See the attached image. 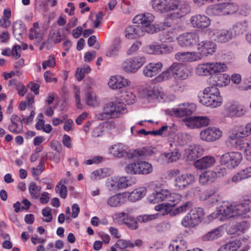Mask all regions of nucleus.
<instances>
[{
    "mask_svg": "<svg viewBox=\"0 0 251 251\" xmlns=\"http://www.w3.org/2000/svg\"><path fill=\"white\" fill-rule=\"evenodd\" d=\"M151 4L153 9L159 13H168L163 23L156 24L154 32L165 30L171 26L172 20L180 18L190 11L189 6L178 0H152Z\"/></svg>",
    "mask_w": 251,
    "mask_h": 251,
    "instance_id": "nucleus-1",
    "label": "nucleus"
},
{
    "mask_svg": "<svg viewBox=\"0 0 251 251\" xmlns=\"http://www.w3.org/2000/svg\"><path fill=\"white\" fill-rule=\"evenodd\" d=\"M108 151L113 157L118 158H146L154 153L153 149L151 147L138 149L131 151L127 146L120 143L110 146L108 147Z\"/></svg>",
    "mask_w": 251,
    "mask_h": 251,
    "instance_id": "nucleus-2",
    "label": "nucleus"
},
{
    "mask_svg": "<svg viewBox=\"0 0 251 251\" xmlns=\"http://www.w3.org/2000/svg\"><path fill=\"white\" fill-rule=\"evenodd\" d=\"M188 76L187 70L182 64L175 62L166 71L161 73L154 79L155 83H160L174 77L175 79H185Z\"/></svg>",
    "mask_w": 251,
    "mask_h": 251,
    "instance_id": "nucleus-3",
    "label": "nucleus"
},
{
    "mask_svg": "<svg viewBox=\"0 0 251 251\" xmlns=\"http://www.w3.org/2000/svg\"><path fill=\"white\" fill-rule=\"evenodd\" d=\"M223 207L226 209L225 214L228 219L245 217L251 209L250 205L245 202L231 203L228 201H224Z\"/></svg>",
    "mask_w": 251,
    "mask_h": 251,
    "instance_id": "nucleus-4",
    "label": "nucleus"
},
{
    "mask_svg": "<svg viewBox=\"0 0 251 251\" xmlns=\"http://www.w3.org/2000/svg\"><path fill=\"white\" fill-rule=\"evenodd\" d=\"M222 101L220 91L216 86L206 88L203 91L202 96L200 97V102L207 106H219Z\"/></svg>",
    "mask_w": 251,
    "mask_h": 251,
    "instance_id": "nucleus-5",
    "label": "nucleus"
},
{
    "mask_svg": "<svg viewBox=\"0 0 251 251\" xmlns=\"http://www.w3.org/2000/svg\"><path fill=\"white\" fill-rule=\"evenodd\" d=\"M126 112L125 105L120 102H110L106 104L103 108V111L96 114L97 118L99 120H104L108 118H113L118 116L119 114Z\"/></svg>",
    "mask_w": 251,
    "mask_h": 251,
    "instance_id": "nucleus-6",
    "label": "nucleus"
},
{
    "mask_svg": "<svg viewBox=\"0 0 251 251\" xmlns=\"http://www.w3.org/2000/svg\"><path fill=\"white\" fill-rule=\"evenodd\" d=\"M146 62V58L142 55H138L124 60L121 65L123 71L128 74H135Z\"/></svg>",
    "mask_w": 251,
    "mask_h": 251,
    "instance_id": "nucleus-7",
    "label": "nucleus"
},
{
    "mask_svg": "<svg viewBox=\"0 0 251 251\" xmlns=\"http://www.w3.org/2000/svg\"><path fill=\"white\" fill-rule=\"evenodd\" d=\"M243 156L238 151L226 152L220 158V162L222 165L225 166L227 169L232 170L236 168L241 162Z\"/></svg>",
    "mask_w": 251,
    "mask_h": 251,
    "instance_id": "nucleus-8",
    "label": "nucleus"
},
{
    "mask_svg": "<svg viewBox=\"0 0 251 251\" xmlns=\"http://www.w3.org/2000/svg\"><path fill=\"white\" fill-rule=\"evenodd\" d=\"M125 169L128 174L148 175L153 172V166L148 162L139 160L128 164Z\"/></svg>",
    "mask_w": 251,
    "mask_h": 251,
    "instance_id": "nucleus-9",
    "label": "nucleus"
},
{
    "mask_svg": "<svg viewBox=\"0 0 251 251\" xmlns=\"http://www.w3.org/2000/svg\"><path fill=\"white\" fill-rule=\"evenodd\" d=\"M196 110V106L195 104L185 102L181 103L175 107L166 110L165 113L172 116L182 117L192 114Z\"/></svg>",
    "mask_w": 251,
    "mask_h": 251,
    "instance_id": "nucleus-10",
    "label": "nucleus"
},
{
    "mask_svg": "<svg viewBox=\"0 0 251 251\" xmlns=\"http://www.w3.org/2000/svg\"><path fill=\"white\" fill-rule=\"evenodd\" d=\"M204 215L203 209L201 208H195L187 214L182 219L181 224L186 227H194L201 221Z\"/></svg>",
    "mask_w": 251,
    "mask_h": 251,
    "instance_id": "nucleus-11",
    "label": "nucleus"
},
{
    "mask_svg": "<svg viewBox=\"0 0 251 251\" xmlns=\"http://www.w3.org/2000/svg\"><path fill=\"white\" fill-rule=\"evenodd\" d=\"M144 98L149 102L156 101L165 102L169 100H173L175 99V97L174 95L170 96L171 98L168 99L163 92L156 88L146 89L144 91Z\"/></svg>",
    "mask_w": 251,
    "mask_h": 251,
    "instance_id": "nucleus-12",
    "label": "nucleus"
},
{
    "mask_svg": "<svg viewBox=\"0 0 251 251\" xmlns=\"http://www.w3.org/2000/svg\"><path fill=\"white\" fill-rule=\"evenodd\" d=\"M135 183V180L132 178L114 176L108 178L106 181V186L113 188H126L132 187Z\"/></svg>",
    "mask_w": 251,
    "mask_h": 251,
    "instance_id": "nucleus-13",
    "label": "nucleus"
},
{
    "mask_svg": "<svg viewBox=\"0 0 251 251\" xmlns=\"http://www.w3.org/2000/svg\"><path fill=\"white\" fill-rule=\"evenodd\" d=\"M201 35L196 32H187L180 35L177 40L180 46L184 47H193L198 45L199 42L201 40Z\"/></svg>",
    "mask_w": 251,
    "mask_h": 251,
    "instance_id": "nucleus-14",
    "label": "nucleus"
},
{
    "mask_svg": "<svg viewBox=\"0 0 251 251\" xmlns=\"http://www.w3.org/2000/svg\"><path fill=\"white\" fill-rule=\"evenodd\" d=\"M223 135V132L219 128L209 126L203 129L200 132V139L204 141L211 143L219 140Z\"/></svg>",
    "mask_w": 251,
    "mask_h": 251,
    "instance_id": "nucleus-15",
    "label": "nucleus"
},
{
    "mask_svg": "<svg viewBox=\"0 0 251 251\" xmlns=\"http://www.w3.org/2000/svg\"><path fill=\"white\" fill-rule=\"evenodd\" d=\"M205 32L209 35L212 33L215 36V40L221 43H227L232 40L233 38L232 31L230 29L226 28H221L216 30L215 32H213V30L211 28L206 29Z\"/></svg>",
    "mask_w": 251,
    "mask_h": 251,
    "instance_id": "nucleus-16",
    "label": "nucleus"
},
{
    "mask_svg": "<svg viewBox=\"0 0 251 251\" xmlns=\"http://www.w3.org/2000/svg\"><path fill=\"white\" fill-rule=\"evenodd\" d=\"M251 134V128L250 123L242 126L237 129H233L227 139V143H233L234 140L239 138L247 137Z\"/></svg>",
    "mask_w": 251,
    "mask_h": 251,
    "instance_id": "nucleus-17",
    "label": "nucleus"
},
{
    "mask_svg": "<svg viewBox=\"0 0 251 251\" xmlns=\"http://www.w3.org/2000/svg\"><path fill=\"white\" fill-rule=\"evenodd\" d=\"M197 50L199 51H198V53H201L202 59L203 56L212 55L215 53L216 50V45L212 41L203 40L202 35L201 40L198 44Z\"/></svg>",
    "mask_w": 251,
    "mask_h": 251,
    "instance_id": "nucleus-18",
    "label": "nucleus"
},
{
    "mask_svg": "<svg viewBox=\"0 0 251 251\" xmlns=\"http://www.w3.org/2000/svg\"><path fill=\"white\" fill-rule=\"evenodd\" d=\"M175 59L183 63L192 62L201 60V55L197 51L179 52L176 54Z\"/></svg>",
    "mask_w": 251,
    "mask_h": 251,
    "instance_id": "nucleus-19",
    "label": "nucleus"
},
{
    "mask_svg": "<svg viewBox=\"0 0 251 251\" xmlns=\"http://www.w3.org/2000/svg\"><path fill=\"white\" fill-rule=\"evenodd\" d=\"M130 84L131 82L129 80L120 75L111 76L108 82L109 87L113 90L128 87Z\"/></svg>",
    "mask_w": 251,
    "mask_h": 251,
    "instance_id": "nucleus-20",
    "label": "nucleus"
},
{
    "mask_svg": "<svg viewBox=\"0 0 251 251\" xmlns=\"http://www.w3.org/2000/svg\"><path fill=\"white\" fill-rule=\"evenodd\" d=\"M165 200L174 201L168 189H159L155 193H153L149 198V201L152 203H158Z\"/></svg>",
    "mask_w": 251,
    "mask_h": 251,
    "instance_id": "nucleus-21",
    "label": "nucleus"
},
{
    "mask_svg": "<svg viewBox=\"0 0 251 251\" xmlns=\"http://www.w3.org/2000/svg\"><path fill=\"white\" fill-rule=\"evenodd\" d=\"M190 23L193 27L203 29L210 25L211 20L207 16L199 14L193 16Z\"/></svg>",
    "mask_w": 251,
    "mask_h": 251,
    "instance_id": "nucleus-22",
    "label": "nucleus"
},
{
    "mask_svg": "<svg viewBox=\"0 0 251 251\" xmlns=\"http://www.w3.org/2000/svg\"><path fill=\"white\" fill-rule=\"evenodd\" d=\"M216 164V159L214 156L206 155L195 161L194 166L198 170H204L213 167Z\"/></svg>",
    "mask_w": 251,
    "mask_h": 251,
    "instance_id": "nucleus-23",
    "label": "nucleus"
},
{
    "mask_svg": "<svg viewBox=\"0 0 251 251\" xmlns=\"http://www.w3.org/2000/svg\"><path fill=\"white\" fill-rule=\"evenodd\" d=\"M146 31L142 26L134 25L127 27L125 31V36L127 39H136L143 36Z\"/></svg>",
    "mask_w": 251,
    "mask_h": 251,
    "instance_id": "nucleus-24",
    "label": "nucleus"
},
{
    "mask_svg": "<svg viewBox=\"0 0 251 251\" xmlns=\"http://www.w3.org/2000/svg\"><path fill=\"white\" fill-rule=\"evenodd\" d=\"M163 68L161 62H151L145 66L143 69V74L148 77H152L158 74Z\"/></svg>",
    "mask_w": 251,
    "mask_h": 251,
    "instance_id": "nucleus-25",
    "label": "nucleus"
},
{
    "mask_svg": "<svg viewBox=\"0 0 251 251\" xmlns=\"http://www.w3.org/2000/svg\"><path fill=\"white\" fill-rule=\"evenodd\" d=\"M195 181V177L191 174L183 175L175 179L174 186L179 188L191 187Z\"/></svg>",
    "mask_w": 251,
    "mask_h": 251,
    "instance_id": "nucleus-26",
    "label": "nucleus"
},
{
    "mask_svg": "<svg viewBox=\"0 0 251 251\" xmlns=\"http://www.w3.org/2000/svg\"><path fill=\"white\" fill-rule=\"evenodd\" d=\"M154 20L153 14L147 13L139 14L133 19V22L136 24H141L142 26L147 27L151 25Z\"/></svg>",
    "mask_w": 251,
    "mask_h": 251,
    "instance_id": "nucleus-27",
    "label": "nucleus"
},
{
    "mask_svg": "<svg viewBox=\"0 0 251 251\" xmlns=\"http://www.w3.org/2000/svg\"><path fill=\"white\" fill-rule=\"evenodd\" d=\"M9 130L16 134L22 132L23 126L22 119L16 115H12L10 117V123L8 125Z\"/></svg>",
    "mask_w": 251,
    "mask_h": 251,
    "instance_id": "nucleus-28",
    "label": "nucleus"
},
{
    "mask_svg": "<svg viewBox=\"0 0 251 251\" xmlns=\"http://www.w3.org/2000/svg\"><path fill=\"white\" fill-rule=\"evenodd\" d=\"M203 152V149L200 145H191L186 150L187 159L194 160L201 156Z\"/></svg>",
    "mask_w": 251,
    "mask_h": 251,
    "instance_id": "nucleus-29",
    "label": "nucleus"
},
{
    "mask_svg": "<svg viewBox=\"0 0 251 251\" xmlns=\"http://www.w3.org/2000/svg\"><path fill=\"white\" fill-rule=\"evenodd\" d=\"M126 201V196L124 193H120L109 197L106 202L110 207H117L122 205Z\"/></svg>",
    "mask_w": 251,
    "mask_h": 251,
    "instance_id": "nucleus-30",
    "label": "nucleus"
},
{
    "mask_svg": "<svg viewBox=\"0 0 251 251\" xmlns=\"http://www.w3.org/2000/svg\"><path fill=\"white\" fill-rule=\"evenodd\" d=\"M223 205L224 201L219 202L217 211L209 215L208 216V219L210 221L216 219L221 221L228 219V217L225 214L226 209L223 207Z\"/></svg>",
    "mask_w": 251,
    "mask_h": 251,
    "instance_id": "nucleus-31",
    "label": "nucleus"
},
{
    "mask_svg": "<svg viewBox=\"0 0 251 251\" xmlns=\"http://www.w3.org/2000/svg\"><path fill=\"white\" fill-rule=\"evenodd\" d=\"M226 108L230 116H241L245 113L244 107L237 103L227 104Z\"/></svg>",
    "mask_w": 251,
    "mask_h": 251,
    "instance_id": "nucleus-32",
    "label": "nucleus"
},
{
    "mask_svg": "<svg viewBox=\"0 0 251 251\" xmlns=\"http://www.w3.org/2000/svg\"><path fill=\"white\" fill-rule=\"evenodd\" d=\"M248 27V22L247 20H243L238 22L233 25L231 30L233 34V38L244 34Z\"/></svg>",
    "mask_w": 251,
    "mask_h": 251,
    "instance_id": "nucleus-33",
    "label": "nucleus"
},
{
    "mask_svg": "<svg viewBox=\"0 0 251 251\" xmlns=\"http://www.w3.org/2000/svg\"><path fill=\"white\" fill-rule=\"evenodd\" d=\"M146 189H133L131 192H124L127 200L134 202L141 199L146 194Z\"/></svg>",
    "mask_w": 251,
    "mask_h": 251,
    "instance_id": "nucleus-34",
    "label": "nucleus"
},
{
    "mask_svg": "<svg viewBox=\"0 0 251 251\" xmlns=\"http://www.w3.org/2000/svg\"><path fill=\"white\" fill-rule=\"evenodd\" d=\"M195 73L200 76H208L212 75L210 62L199 64L195 69Z\"/></svg>",
    "mask_w": 251,
    "mask_h": 251,
    "instance_id": "nucleus-35",
    "label": "nucleus"
},
{
    "mask_svg": "<svg viewBox=\"0 0 251 251\" xmlns=\"http://www.w3.org/2000/svg\"><path fill=\"white\" fill-rule=\"evenodd\" d=\"M206 13L208 15L211 16L225 15L224 3L209 6L206 10Z\"/></svg>",
    "mask_w": 251,
    "mask_h": 251,
    "instance_id": "nucleus-36",
    "label": "nucleus"
},
{
    "mask_svg": "<svg viewBox=\"0 0 251 251\" xmlns=\"http://www.w3.org/2000/svg\"><path fill=\"white\" fill-rule=\"evenodd\" d=\"M166 160L169 162L176 161L181 157V153L177 148H175L174 150L171 151L169 152H165L163 154Z\"/></svg>",
    "mask_w": 251,
    "mask_h": 251,
    "instance_id": "nucleus-37",
    "label": "nucleus"
},
{
    "mask_svg": "<svg viewBox=\"0 0 251 251\" xmlns=\"http://www.w3.org/2000/svg\"><path fill=\"white\" fill-rule=\"evenodd\" d=\"M216 178V174L214 171H209L201 174L200 176L199 181L202 185L206 184L209 182H213Z\"/></svg>",
    "mask_w": 251,
    "mask_h": 251,
    "instance_id": "nucleus-38",
    "label": "nucleus"
},
{
    "mask_svg": "<svg viewBox=\"0 0 251 251\" xmlns=\"http://www.w3.org/2000/svg\"><path fill=\"white\" fill-rule=\"evenodd\" d=\"M215 81L217 86H226L230 83V76L227 74H220L216 76Z\"/></svg>",
    "mask_w": 251,
    "mask_h": 251,
    "instance_id": "nucleus-39",
    "label": "nucleus"
},
{
    "mask_svg": "<svg viewBox=\"0 0 251 251\" xmlns=\"http://www.w3.org/2000/svg\"><path fill=\"white\" fill-rule=\"evenodd\" d=\"M222 235L221 228H217L212 230L202 236L203 241H212L220 237Z\"/></svg>",
    "mask_w": 251,
    "mask_h": 251,
    "instance_id": "nucleus-40",
    "label": "nucleus"
},
{
    "mask_svg": "<svg viewBox=\"0 0 251 251\" xmlns=\"http://www.w3.org/2000/svg\"><path fill=\"white\" fill-rule=\"evenodd\" d=\"M121 41L119 38H116L110 49L106 52V55L109 57H114L118 55L120 49Z\"/></svg>",
    "mask_w": 251,
    "mask_h": 251,
    "instance_id": "nucleus-41",
    "label": "nucleus"
},
{
    "mask_svg": "<svg viewBox=\"0 0 251 251\" xmlns=\"http://www.w3.org/2000/svg\"><path fill=\"white\" fill-rule=\"evenodd\" d=\"M210 64L212 75L226 72L228 69L226 64L224 62H210Z\"/></svg>",
    "mask_w": 251,
    "mask_h": 251,
    "instance_id": "nucleus-42",
    "label": "nucleus"
},
{
    "mask_svg": "<svg viewBox=\"0 0 251 251\" xmlns=\"http://www.w3.org/2000/svg\"><path fill=\"white\" fill-rule=\"evenodd\" d=\"M25 31V25L21 21H17L13 23V33L15 36H21Z\"/></svg>",
    "mask_w": 251,
    "mask_h": 251,
    "instance_id": "nucleus-43",
    "label": "nucleus"
},
{
    "mask_svg": "<svg viewBox=\"0 0 251 251\" xmlns=\"http://www.w3.org/2000/svg\"><path fill=\"white\" fill-rule=\"evenodd\" d=\"M109 174V170L107 168L100 169L93 172L90 177L93 180H98L106 177Z\"/></svg>",
    "mask_w": 251,
    "mask_h": 251,
    "instance_id": "nucleus-44",
    "label": "nucleus"
},
{
    "mask_svg": "<svg viewBox=\"0 0 251 251\" xmlns=\"http://www.w3.org/2000/svg\"><path fill=\"white\" fill-rule=\"evenodd\" d=\"M85 101L87 105L93 107L96 106L99 104V101L95 93L92 91H88L86 93Z\"/></svg>",
    "mask_w": 251,
    "mask_h": 251,
    "instance_id": "nucleus-45",
    "label": "nucleus"
},
{
    "mask_svg": "<svg viewBox=\"0 0 251 251\" xmlns=\"http://www.w3.org/2000/svg\"><path fill=\"white\" fill-rule=\"evenodd\" d=\"M148 186L151 188H162L166 187H172L170 180L165 181L163 179L150 182Z\"/></svg>",
    "mask_w": 251,
    "mask_h": 251,
    "instance_id": "nucleus-46",
    "label": "nucleus"
},
{
    "mask_svg": "<svg viewBox=\"0 0 251 251\" xmlns=\"http://www.w3.org/2000/svg\"><path fill=\"white\" fill-rule=\"evenodd\" d=\"M239 241L229 242L220 248V251H236L240 247Z\"/></svg>",
    "mask_w": 251,
    "mask_h": 251,
    "instance_id": "nucleus-47",
    "label": "nucleus"
},
{
    "mask_svg": "<svg viewBox=\"0 0 251 251\" xmlns=\"http://www.w3.org/2000/svg\"><path fill=\"white\" fill-rule=\"evenodd\" d=\"M226 145L228 147L235 148L238 150H241L244 152L247 142H245L243 140H235L233 143H227V140L226 141Z\"/></svg>",
    "mask_w": 251,
    "mask_h": 251,
    "instance_id": "nucleus-48",
    "label": "nucleus"
},
{
    "mask_svg": "<svg viewBox=\"0 0 251 251\" xmlns=\"http://www.w3.org/2000/svg\"><path fill=\"white\" fill-rule=\"evenodd\" d=\"M176 35L175 30L171 29L163 32L161 40L165 42H172L175 40Z\"/></svg>",
    "mask_w": 251,
    "mask_h": 251,
    "instance_id": "nucleus-49",
    "label": "nucleus"
},
{
    "mask_svg": "<svg viewBox=\"0 0 251 251\" xmlns=\"http://www.w3.org/2000/svg\"><path fill=\"white\" fill-rule=\"evenodd\" d=\"M177 144L180 146H183L190 141V136L186 133H178L175 137Z\"/></svg>",
    "mask_w": 251,
    "mask_h": 251,
    "instance_id": "nucleus-50",
    "label": "nucleus"
},
{
    "mask_svg": "<svg viewBox=\"0 0 251 251\" xmlns=\"http://www.w3.org/2000/svg\"><path fill=\"white\" fill-rule=\"evenodd\" d=\"M128 216V214L125 212L116 213L112 215V219L115 223L123 225Z\"/></svg>",
    "mask_w": 251,
    "mask_h": 251,
    "instance_id": "nucleus-51",
    "label": "nucleus"
},
{
    "mask_svg": "<svg viewBox=\"0 0 251 251\" xmlns=\"http://www.w3.org/2000/svg\"><path fill=\"white\" fill-rule=\"evenodd\" d=\"M121 100L127 104H132L135 102V96L132 92L126 91L122 94Z\"/></svg>",
    "mask_w": 251,
    "mask_h": 251,
    "instance_id": "nucleus-52",
    "label": "nucleus"
},
{
    "mask_svg": "<svg viewBox=\"0 0 251 251\" xmlns=\"http://www.w3.org/2000/svg\"><path fill=\"white\" fill-rule=\"evenodd\" d=\"M224 5L225 15L234 14L239 9L236 3H224Z\"/></svg>",
    "mask_w": 251,
    "mask_h": 251,
    "instance_id": "nucleus-53",
    "label": "nucleus"
},
{
    "mask_svg": "<svg viewBox=\"0 0 251 251\" xmlns=\"http://www.w3.org/2000/svg\"><path fill=\"white\" fill-rule=\"evenodd\" d=\"M115 246L119 249L124 250L127 248H133L134 244L129 240L119 239L116 242Z\"/></svg>",
    "mask_w": 251,
    "mask_h": 251,
    "instance_id": "nucleus-54",
    "label": "nucleus"
},
{
    "mask_svg": "<svg viewBox=\"0 0 251 251\" xmlns=\"http://www.w3.org/2000/svg\"><path fill=\"white\" fill-rule=\"evenodd\" d=\"M105 130L101 123L94 126L91 131L92 137L96 138L102 136Z\"/></svg>",
    "mask_w": 251,
    "mask_h": 251,
    "instance_id": "nucleus-55",
    "label": "nucleus"
},
{
    "mask_svg": "<svg viewBox=\"0 0 251 251\" xmlns=\"http://www.w3.org/2000/svg\"><path fill=\"white\" fill-rule=\"evenodd\" d=\"M28 36L30 40L36 39L38 42H40L43 39V34L42 31H38L34 29H30Z\"/></svg>",
    "mask_w": 251,
    "mask_h": 251,
    "instance_id": "nucleus-56",
    "label": "nucleus"
},
{
    "mask_svg": "<svg viewBox=\"0 0 251 251\" xmlns=\"http://www.w3.org/2000/svg\"><path fill=\"white\" fill-rule=\"evenodd\" d=\"M160 45L151 44L146 48V51L150 54H160Z\"/></svg>",
    "mask_w": 251,
    "mask_h": 251,
    "instance_id": "nucleus-57",
    "label": "nucleus"
},
{
    "mask_svg": "<svg viewBox=\"0 0 251 251\" xmlns=\"http://www.w3.org/2000/svg\"><path fill=\"white\" fill-rule=\"evenodd\" d=\"M42 214L46 218L42 219L44 222L49 223L52 221L53 217L51 213V209L50 207H46L42 210Z\"/></svg>",
    "mask_w": 251,
    "mask_h": 251,
    "instance_id": "nucleus-58",
    "label": "nucleus"
},
{
    "mask_svg": "<svg viewBox=\"0 0 251 251\" xmlns=\"http://www.w3.org/2000/svg\"><path fill=\"white\" fill-rule=\"evenodd\" d=\"M185 125L190 128H199L197 117H189L184 121Z\"/></svg>",
    "mask_w": 251,
    "mask_h": 251,
    "instance_id": "nucleus-59",
    "label": "nucleus"
},
{
    "mask_svg": "<svg viewBox=\"0 0 251 251\" xmlns=\"http://www.w3.org/2000/svg\"><path fill=\"white\" fill-rule=\"evenodd\" d=\"M56 65V61L54 57L52 55L49 56L48 59L43 62V69L45 70L47 67L53 68Z\"/></svg>",
    "mask_w": 251,
    "mask_h": 251,
    "instance_id": "nucleus-60",
    "label": "nucleus"
},
{
    "mask_svg": "<svg viewBox=\"0 0 251 251\" xmlns=\"http://www.w3.org/2000/svg\"><path fill=\"white\" fill-rule=\"evenodd\" d=\"M193 206V203L191 201H188L184 204L176 208L174 212L175 214H180L186 212Z\"/></svg>",
    "mask_w": 251,
    "mask_h": 251,
    "instance_id": "nucleus-61",
    "label": "nucleus"
},
{
    "mask_svg": "<svg viewBox=\"0 0 251 251\" xmlns=\"http://www.w3.org/2000/svg\"><path fill=\"white\" fill-rule=\"evenodd\" d=\"M124 224L126 225L131 229H136L138 227L137 222L132 217L128 216Z\"/></svg>",
    "mask_w": 251,
    "mask_h": 251,
    "instance_id": "nucleus-62",
    "label": "nucleus"
},
{
    "mask_svg": "<svg viewBox=\"0 0 251 251\" xmlns=\"http://www.w3.org/2000/svg\"><path fill=\"white\" fill-rule=\"evenodd\" d=\"M158 216V214L144 215L140 216L138 218V220L140 222L146 223L148 221L156 219Z\"/></svg>",
    "mask_w": 251,
    "mask_h": 251,
    "instance_id": "nucleus-63",
    "label": "nucleus"
},
{
    "mask_svg": "<svg viewBox=\"0 0 251 251\" xmlns=\"http://www.w3.org/2000/svg\"><path fill=\"white\" fill-rule=\"evenodd\" d=\"M250 224L247 221H242L237 225V229L242 232H246L250 227Z\"/></svg>",
    "mask_w": 251,
    "mask_h": 251,
    "instance_id": "nucleus-64",
    "label": "nucleus"
}]
</instances>
